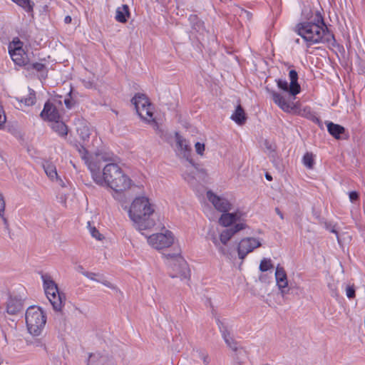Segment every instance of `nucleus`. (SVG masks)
Here are the masks:
<instances>
[{"label": "nucleus", "mask_w": 365, "mask_h": 365, "mask_svg": "<svg viewBox=\"0 0 365 365\" xmlns=\"http://www.w3.org/2000/svg\"><path fill=\"white\" fill-rule=\"evenodd\" d=\"M199 24H200V25L198 26L199 27H200V26H202V22H199ZM202 27H203V26H202ZM199 29H200V28H199ZM202 30H203V28H202Z\"/></svg>", "instance_id": "obj_57"}, {"label": "nucleus", "mask_w": 365, "mask_h": 365, "mask_svg": "<svg viewBox=\"0 0 365 365\" xmlns=\"http://www.w3.org/2000/svg\"><path fill=\"white\" fill-rule=\"evenodd\" d=\"M264 148H265V152L267 153L268 156L270 157L271 155H273L276 154V146L274 143L265 140L264 143Z\"/></svg>", "instance_id": "obj_38"}, {"label": "nucleus", "mask_w": 365, "mask_h": 365, "mask_svg": "<svg viewBox=\"0 0 365 365\" xmlns=\"http://www.w3.org/2000/svg\"><path fill=\"white\" fill-rule=\"evenodd\" d=\"M63 102L68 109H71L73 107L74 101L71 98V91L69 92L68 96L64 98Z\"/></svg>", "instance_id": "obj_41"}, {"label": "nucleus", "mask_w": 365, "mask_h": 365, "mask_svg": "<svg viewBox=\"0 0 365 365\" xmlns=\"http://www.w3.org/2000/svg\"><path fill=\"white\" fill-rule=\"evenodd\" d=\"M5 210V201L2 194L0 192V216L4 214Z\"/></svg>", "instance_id": "obj_44"}, {"label": "nucleus", "mask_w": 365, "mask_h": 365, "mask_svg": "<svg viewBox=\"0 0 365 365\" xmlns=\"http://www.w3.org/2000/svg\"><path fill=\"white\" fill-rule=\"evenodd\" d=\"M16 101L19 103L20 106L24 104L26 106H31L36 103V93L35 91L29 88V94L26 97L24 98H16Z\"/></svg>", "instance_id": "obj_25"}, {"label": "nucleus", "mask_w": 365, "mask_h": 365, "mask_svg": "<svg viewBox=\"0 0 365 365\" xmlns=\"http://www.w3.org/2000/svg\"><path fill=\"white\" fill-rule=\"evenodd\" d=\"M6 231L8 232L9 234H10V229L9 226L8 225V228H5Z\"/></svg>", "instance_id": "obj_56"}, {"label": "nucleus", "mask_w": 365, "mask_h": 365, "mask_svg": "<svg viewBox=\"0 0 365 365\" xmlns=\"http://www.w3.org/2000/svg\"><path fill=\"white\" fill-rule=\"evenodd\" d=\"M26 70H36L37 72H39L41 77L46 78L47 76V71L46 68V66L42 63H31L29 61L28 62V64L26 66Z\"/></svg>", "instance_id": "obj_30"}, {"label": "nucleus", "mask_w": 365, "mask_h": 365, "mask_svg": "<svg viewBox=\"0 0 365 365\" xmlns=\"http://www.w3.org/2000/svg\"><path fill=\"white\" fill-rule=\"evenodd\" d=\"M165 264L170 268V276L172 278H180V280L187 279L190 276L188 265L178 249L175 253L163 254Z\"/></svg>", "instance_id": "obj_5"}, {"label": "nucleus", "mask_w": 365, "mask_h": 365, "mask_svg": "<svg viewBox=\"0 0 365 365\" xmlns=\"http://www.w3.org/2000/svg\"><path fill=\"white\" fill-rule=\"evenodd\" d=\"M0 365H6L4 363L3 360L0 358Z\"/></svg>", "instance_id": "obj_55"}, {"label": "nucleus", "mask_w": 365, "mask_h": 365, "mask_svg": "<svg viewBox=\"0 0 365 365\" xmlns=\"http://www.w3.org/2000/svg\"><path fill=\"white\" fill-rule=\"evenodd\" d=\"M275 279L277 285L282 294H285V289L288 286V280L286 272L282 266L278 264L275 269Z\"/></svg>", "instance_id": "obj_16"}, {"label": "nucleus", "mask_w": 365, "mask_h": 365, "mask_svg": "<svg viewBox=\"0 0 365 365\" xmlns=\"http://www.w3.org/2000/svg\"><path fill=\"white\" fill-rule=\"evenodd\" d=\"M148 245L157 250H162L170 247L173 245L175 237L170 230H165L164 232L153 234L146 237Z\"/></svg>", "instance_id": "obj_10"}, {"label": "nucleus", "mask_w": 365, "mask_h": 365, "mask_svg": "<svg viewBox=\"0 0 365 365\" xmlns=\"http://www.w3.org/2000/svg\"><path fill=\"white\" fill-rule=\"evenodd\" d=\"M271 96L274 103L284 112L290 113L294 109V103L282 96L281 93L272 91Z\"/></svg>", "instance_id": "obj_14"}, {"label": "nucleus", "mask_w": 365, "mask_h": 365, "mask_svg": "<svg viewBox=\"0 0 365 365\" xmlns=\"http://www.w3.org/2000/svg\"><path fill=\"white\" fill-rule=\"evenodd\" d=\"M327 130L330 135L336 139H339L340 138V135L344 133L345 131L343 126L331 122L327 123Z\"/></svg>", "instance_id": "obj_29"}, {"label": "nucleus", "mask_w": 365, "mask_h": 365, "mask_svg": "<svg viewBox=\"0 0 365 365\" xmlns=\"http://www.w3.org/2000/svg\"><path fill=\"white\" fill-rule=\"evenodd\" d=\"M128 216L140 232L153 227L155 222L153 218L155 210L147 197H137L132 202Z\"/></svg>", "instance_id": "obj_3"}, {"label": "nucleus", "mask_w": 365, "mask_h": 365, "mask_svg": "<svg viewBox=\"0 0 365 365\" xmlns=\"http://www.w3.org/2000/svg\"><path fill=\"white\" fill-rule=\"evenodd\" d=\"M87 227L89 230L90 234L93 238L98 240H101L103 239V235L98 232V230L95 227L91 225L90 222H88Z\"/></svg>", "instance_id": "obj_36"}, {"label": "nucleus", "mask_w": 365, "mask_h": 365, "mask_svg": "<svg viewBox=\"0 0 365 365\" xmlns=\"http://www.w3.org/2000/svg\"><path fill=\"white\" fill-rule=\"evenodd\" d=\"M83 274L88 279H91V280H93V281H96V282H100V279L97 278V277H98V274L93 273V272H85L83 273Z\"/></svg>", "instance_id": "obj_45"}, {"label": "nucleus", "mask_w": 365, "mask_h": 365, "mask_svg": "<svg viewBox=\"0 0 365 365\" xmlns=\"http://www.w3.org/2000/svg\"><path fill=\"white\" fill-rule=\"evenodd\" d=\"M77 133L78 135L82 142V145L80 148H78V152L81 155V157L82 158V153L84 150L87 152L88 157L91 158V157H94L93 155H91L88 153V151L86 148V147H89V138L91 135V130L90 128L84 123L81 124L79 126L77 127Z\"/></svg>", "instance_id": "obj_13"}, {"label": "nucleus", "mask_w": 365, "mask_h": 365, "mask_svg": "<svg viewBox=\"0 0 365 365\" xmlns=\"http://www.w3.org/2000/svg\"><path fill=\"white\" fill-rule=\"evenodd\" d=\"M196 354H197L196 357L202 361L203 365L209 364V363H210L209 356L205 351L197 350Z\"/></svg>", "instance_id": "obj_37"}, {"label": "nucleus", "mask_w": 365, "mask_h": 365, "mask_svg": "<svg viewBox=\"0 0 365 365\" xmlns=\"http://www.w3.org/2000/svg\"><path fill=\"white\" fill-rule=\"evenodd\" d=\"M295 31L308 46L335 42L334 35L329 31L321 15H317L313 21L299 23Z\"/></svg>", "instance_id": "obj_2"}, {"label": "nucleus", "mask_w": 365, "mask_h": 365, "mask_svg": "<svg viewBox=\"0 0 365 365\" xmlns=\"http://www.w3.org/2000/svg\"><path fill=\"white\" fill-rule=\"evenodd\" d=\"M22 7L26 12H31L34 9V3L31 0H12Z\"/></svg>", "instance_id": "obj_32"}, {"label": "nucleus", "mask_w": 365, "mask_h": 365, "mask_svg": "<svg viewBox=\"0 0 365 365\" xmlns=\"http://www.w3.org/2000/svg\"><path fill=\"white\" fill-rule=\"evenodd\" d=\"M82 160L91 172L93 181L100 186H108L115 192H123L131 185V180L116 164V156L112 153H96L88 157L83 149Z\"/></svg>", "instance_id": "obj_1"}, {"label": "nucleus", "mask_w": 365, "mask_h": 365, "mask_svg": "<svg viewBox=\"0 0 365 365\" xmlns=\"http://www.w3.org/2000/svg\"><path fill=\"white\" fill-rule=\"evenodd\" d=\"M46 297L56 311L61 310L62 307V299L58 291L56 293H51V295L47 294Z\"/></svg>", "instance_id": "obj_27"}, {"label": "nucleus", "mask_w": 365, "mask_h": 365, "mask_svg": "<svg viewBox=\"0 0 365 365\" xmlns=\"http://www.w3.org/2000/svg\"><path fill=\"white\" fill-rule=\"evenodd\" d=\"M290 80L289 93L293 96L300 93L301 88L298 83V74L295 70H291L289 73Z\"/></svg>", "instance_id": "obj_22"}, {"label": "nucleus", "mask_w": 365, "mask_h": 365, "mask_svg": "<svg viewBox=\"0 0 365 365\" xmlns=\"http://www.w3.org/2000/svg\"><path fill=\"white\" fill-rule=\"evenodd\" d=\"M265 178L269 181H271L272 180V177L269 173L265 174Z\"/></svg>", "instance_id": "obj_52"}, {"label": "nucleus", "mask_w": 365, "mask_h": 365, "mask_svg": "<svg viewBox=\"0 0 365 365\" xmlns=\"http://www.w3.org/2000/svg\"><path fill=\"white\" fill-rule=\"evenodd\" d=\"M131 102L140 118L158 130L159 126L153 118V108L148 98L144 94L138 93L132 98Z\"/></svg>", "instance_id": "obj_7"}, {"label": "nucleus", "mask_w": 365, "mask_h": 365, "mask_svg": "<svg viewBox=\"0 0 365 365\" xmlns=\"http://www.w3.org/2000/svg\"><path fill=\"white\" fill-rule=\"evenodd\" d=\"M302 162L307 168L312 169L314 165V155L307 152L304 155Z\"/></svg>", "instance_id": "obj_31"}, {"label": "nucleus", "mask_w": 365, "mask_h": 365, "mask_svg": "<svg viewBox=\"0 0 365 365\" xmlns=\"http://www.w3.org/2000/svg\"><path fill=\"white\" fill-rule=\"evenodd\" d=\"M346 295L349 299H352L355 297V289L353 286H348L346 287Z\"/></svg>", "instance_id": "obj_43"}, {"label": "nucleus", "mask_w": 365, "mask_h": 365, "mask_svg": "<svg viewBox=\"0 0 365 365\" xmlns=\"http://www.w3.org/2000/svg\"><path fill=\"white\" fill-rule=\"evenodd\" d=\"M108 361V356L100 352L89 355L87 365H104Z\"/></svg>", "instance_id": "obj_23"}, {"label": "nucleus", "mask_w": 365, "mask_h": 365, "mask_svg": "<svg viewBox=\"0 0 365 365\" xmlns=\"http://www.w3.org/2000/svg\"><path fill=\"white\" fill-rule=\"evenodd\" d=\"M270 158V160L272 161L274 166L279 170H283L284 165L282 164V160L281 158H279L277 154H274L273 155H271L269 157Z\"/></svg>", "instance_id": "obj_35"}, {"label": "nucleus", "mask_w": 365, "mask_h": 365, "mask_svg": "<svg viewBox=\"0 0 365 365\" xmlns=\"http://www.w3.org/2000/svg\"><path fill=\"white\" fill-rule=\"evenodd\" d=\"M1 217L2 220L4 222V227L5 228H8L9 222H8L7 219L4 216V215L2 216H1Z\"/></svg>", "instance_id": "obj_49"}, {"label": "nucleus", "mask_w": 365, "mask_h": 365, "mask_svg": "<svg viewBox=\"0 0 365 365\" xmlns=\"http://www.w3.org/2000/svg\"><path fill=\"white\" fill-rule=\"evenodd\" d=\"M238 365H242L241 363H238Z\"/></svg>", "instance_id": "obj_59"}, {"label": "nucleus", "mask_w": 365, "mask_h": 365, "mask_svg": "<svg viewBox=\"0 0 365 365\" xmlns=\"http://www.w3.org/2000/svg\"><path fill=\"white\" fill-rule=\"evenodd\" d=\"M41 279L43 281V286L46 295H51V293L53 294L58 292V289L57 284L48 274H41Z\"/></svg>", "instance_id": "obj_20"}, {"label": "nucleus", "mask_w": 365, "mask_h": 365, "mask_svg": "<svg viewBox=\"0 0 365 365\" xmlns=\"http://www.w3.org/2000/svg\"><path fill=\"white\" fill-rule=\"evenodd\" d=\"M231 119L238 125H242L246 120L245 111L240 105L236 107L235 112L231 115Z\"/></svg>", "instance_id": "obj_26"}, {"label": "nucleus", "mask_w": 365, "mask_h": 365, "mask_svg": "<svg viewBox=\"0 0 365 365\" xmlns=\"http://www.w3.org/2000/svg\"><path fill=\"white\" fill-rule=\"evenodd\" d=\"M272 268H273V264L272 263L271 259H269V258H263L260 261V264H259V269L262 272H265L271 269Z\"/></svg>", "instance_id": "obj_33"}, {"label": "nucleus", "mask_w": 365, "mask_h": 365, "mask_svg": "<svg viewBox=\"0 0 365 365\" xmlns=\"http://www.w3.org/2000/svg\"><path fill=\"white\" fill-rule=\"evenodd\" d=\"M83 85L87 88H91L93 87V83L91 82L90 81H83Z\"/></svg>", "instance_id": "obj_47"}, {"label": "nucleus", "mask_w": 365, "mask_h": 365, "mask_svg": "<svg viewBox=\"0 0 365 365\" xmlns=\"http://www.w3.org/2000/svg\"><path fill=\"white\" fill-rule=\"evenodd\" d=\"M223 230L220 232L219 240L215 236L212 237V242L218 250L219 252L225 254V249L223 246L227 245L229 241L239 232L244 230V225L238 223L233 225L232 227H225Z\"/></svg>", "instance_id": "obj_9"}, {"label": "nucleus", "mask_w": 365, "mask_h": 365, "mask_svg": "<svg viewBox=\"0 0 365 365\" xmlns=\"http://www.w3.org/2000/svg\"><path fill=\"white\" fill-rule=\"evenodd\" d=\"M206 197L214 208L221 214L233 210L234 201L224 195H219L209 190L206 192Z\"/></svg>", "instance_id": "obj_11"}, {"label": "nucleus", "mask_w": 365, "mask_h": 365, "mask_svg": "<svg viewBox=\"0 0 365 365\" xmlns=\"http://www.w3.org/2000/svg\"><path fill=\"white\" fill-rule=\"evenodd\" d=\"M41 116L43 119L47 120L51 123L60 118V115L57 109L49 102L45 103L43 109L41 113Z\"/></svg>", "instance_id": "obj_17"}, {"label": "nucleus", "mask_w": 365, "mask_h": 365, "mask_svg": "<svg viewBox=\"0 0 365 365\" xmlns=\"http://www.w3.org/2000/svg\"><path fill=\"white\" fill-rule=\"evenodd\" d=\"M129 16V8L127 5L123 4L117 8L115 17L117 21L120 23H125Z\"/></svg>", "instance_id": "obj_24"}, {"label": "nucleus", "mask_w": 365, "mask_h": 365, "mask_svg": "<svg viewBox=\"0 0 365 365\" xmlns=\"http://www.w3.org/2000/svg\"><path fill=\"white\" fill-rule=\"evenodd\" d=\"M205 215H207V217L210 219V220H214V217L212 216V214L211 212V211H207L206 210H204Z\"/></svg>", "instance_id": "obj_48"}, {"label": "nucleus", "mask_w": 365, "mask_h": 365, "mask_svg": "<svg viewBox=\"0 0 365 365\" xmlns=\"http://www.w3.org/2000/svg\"><path fill=\"white\" fill-rule=\"evenodd\" d=\"M9 53L12 61L16 65L25 67L26 66L29 59L24 49H19L18 51H14Z\"/></svg>", "instance_id": "obj_19"}, {"label": "nucleus", "mask_w": 365, "mask_h": 365, "mask_svg": "<svg viewBox=\"0 0 365 365\" xmlns=\"http://www.w3.org/2000/svg\"><path fill=\"white\" fill-rule=\"evenodd\" d=\"M175 153L177 155L188 163L187 170L183 173L182 176L186 181L192 183L195 179V174L197 170L191 155L192 148L188 142L178 133H175Z\"/></svg>", "instance_id": "obj_4"}, {"label": "nucleus", "mask_w": 365, "mask_h": 365, "mask_svg": "<svg viewBox=\"0 0 365 365\" xmlns=\"http://www.w3.org/2000/svg\"><path fill=\"white\" fill-rule=\"evenodd\" d=\"M331 231L332 232L335 233V234L336 235L337 239H339V237H338V235H337L336 231L334 229H332Z\"/></svg>", "instance_id": "obj_54"}, {"label": "nucleus", "mask_w": 365, "mask_h": 365, "mask_svg": "<svg viewBox=\"0 0 365 365\" xmlns=\"http://www.w3.org/2000/svg\"><path fill=\"white\" fill-rule=\"evenodd\" d=\"M46 317L43 310L36 306L29 307L26 312V323L29 332L39 336L45 327Z\"/></svg>", "instance_id": "obj_6"}, {"label": "nucleus", "mask_w": 365, "mask_h": 365, "mask_svg": "<svg viewBox=\"0 0 365 365\" xmlns=\"http://www.w3.org/2000/svg\"><path fill=\"white\" fill-rule=\"evenodd\" d=\"M349 197L351 202H355L359 198V194L356 191H351L349 193Z\"/></svg>", "instance_id": "obj_46"}, {"label": "nucleus", "mask_w": 365, "mask_h": 365, "mask_svg": "<svg viewBox=\"0 0 365 365\" xmlns=\"http://www.w3.org/2000/svg\"><path fill=\"white\" fill-rule=\"evenodd\" d=\"M277 86L280 89L289 93V86L286 80L279 79L277 81Z\"/></svg>", "instance_id": "obj_40"}, {"label": "nucleus", "mask_w": 365, "mask_h": 365, "mask_svg": "<svg viewBox=\"0 0 365 365\" xmlns=\"http://www.w3.org/2000/svg\"><path fill=\"white\" fill-rule=\"evenodd\" d=\"M195 151L198 155H203V153L205 151V144L204 143L197 142L195 145Z\"/></svg>", "instance_id": "obj_42"}, {"label": "nucleus", "mask_w": 365, "mask_h": 365, "mask_svg": "<svg viewBox=\"0 0 365 365\" xmlns=\"http://www.w3.org/2000/svg\"><path fill=\"white\" fill-rule=\"evenodd\" d=\"M263 277H264L263 275H262V276H260V277H259V279H260L261 281H262V278H263Z\"/></svg>", "instance_id": "obj_58"}, {"label": "nucleus", "mask_w": 365, "mask_h": 365, "mask_svg": "<svg viewBox=\"0 0 365 365\" xmlns=\"http://www.w3.org/2000/svg\"><path fill=\"white\" fill-rule=\"evenodd\" d=\"M246 213L240 207L235 208L231 211H226L221 214L218 219L220 225L223 227H232L233 225H237L238 223H242L244 225V230L247 227L245 218Z\"/></svg>", "instance_id": "obj_8"}, {"label": "nucleus", "mask_w": 365, "mask_h": 365, "mask_svg": "<svg viewBox=\"0 0 365 365\" xmlns=\"http://www.w3.org/2000/svg\"><path fill=\"white\" fill-rule=\"evenodd\" d=\"M262 242L259 238L256 237H245L238 243L237 254L240 259H244L245 257L255 249L260 247Z\"/></svg>", "instance_id": "obj_12"}, {"label": "nucleus", "mask_w": 365, "mask_h": 365, "mask_svg": "<svg viewBox=\"0 0 365 365\" xmlns=\"http://www.w3.org/2000/svg\"><path fill=\"white\" fill-rule=\"evenodd\" d=\"M9 52L23 49V42L19 38H14L13 41L9 44Z\"/></svg>", "instance_id": "obj_34"}, {"label": "nucleus", "mask_w": 365, "mask_h": 365, "mask_svg": "<svg viewBox=\"0 0 365 365\" xmlns=\"http://www.w3.org/2000/svg\"><path fill=\"white\" fill-rule=\"evenodd\" d=\"M23 309V304L21 299L10 297L7 302L6 312L8 314L14 315Z\"/></svg>", "instance_id": "obj_21"}, {"label": "nucleus", "mask_w": 365, "mask_h": 365, "mask_svg": "<svg viewBox=\"0 0 365 365\" xmlns=\"http://www.w3.org/2000/svg\"><path fill=\"white\" fill-rule=\"evenodd\" d=\"M6 122V116L3 106L0 103V130L4 129Z\"/></svg>", "instance_id": "obj_39"}, {"label": "nucleus", "mask_w": 365, "mask_h": 365, "mask_svg": "<svg viewBox=\"0 0 365 365\" xmlns=\"http://www.w3.org/2000/svg\"><path fill=\"white\" fill-rule=\"evenodd\" d=\"M43 168L47 177L52 181L61 187H64L63 180L58 175L56 168L51 162L46 161L43 164Z\"/></svg>", "instance_id": "obj_15"}, {"label": "nucleus", "mask_w": 365, "mask_h": 365, "mask_svg": "<svg viewBox=\"0 0 365 365\" xmlns=\"http://www.w3.org/2000/svg\"><path fill=\"white\" fill-rule=\"evenodd\" d=\"M276 212H277V215L279 216V217L281 219L284 218L283 214L282 213V212L278 208H276Z\"/></svg>", "instance_id": "obj_51"}, {"label": "nucleus", "mask_w": 365, "mask_h": 365, "mask_svg": "<svg viewBox=\"0 0 365 365\" xmlns=\"http://www.w3.org/2000/svg\"><path fill=\"white\" fill-rule=\"evenodd\" d=\"M71 20L72 19L70 16H66L64 19V22L66 24H70L71 22Z\"/></svg>", "instance_id": "obj_50"}, {"label": "nucleus", "mask_w": 365, "mask_h": 365, "mask_svg": "<svg viewBox=\"0 0 365 365\" xmlns=\"http://www.w3.org/2000/svg\"><path fill=\"white\" fill-rule=\"evenodd\" d=\"M36 346H43V344L41 343V341L37 340V341H36Z\"/></svg>", "instance_id": "obj_53"}, {"label": "nucleus", "mask_w": 365, "mask_h": 365, "mask_svg": "<svg viewBox=\"0 0 365 365\" xmlns=\"http://www.w3.org/2000/svg\"><path fill=\"white\" fill-rule=\"evenodd\" d=\"M52 130L58 133L60 136H66L68 133V128L66 124L59 120L51 123Z\"/></svg>", "instance_id": "obj_28"}, {"label": "nucleus", "mask_w": 365, "mask_h": 365, "mask_svg": "<svg viewBox=\"0 0 365 365\" xmlns=\"http://www.w3.org/2000/svg\"><path fill=\"white\" fill-rule=\"evenodd\" d=\"M217 323L218 324L220 331L221 332L222 336L225 340L227 345L232 350L237 351V343L234 341L232 337L230 336L227 328L225 326L224 322L217 319Z\"/></svg>", "instance_id": "obj_18"}]
</instances>
